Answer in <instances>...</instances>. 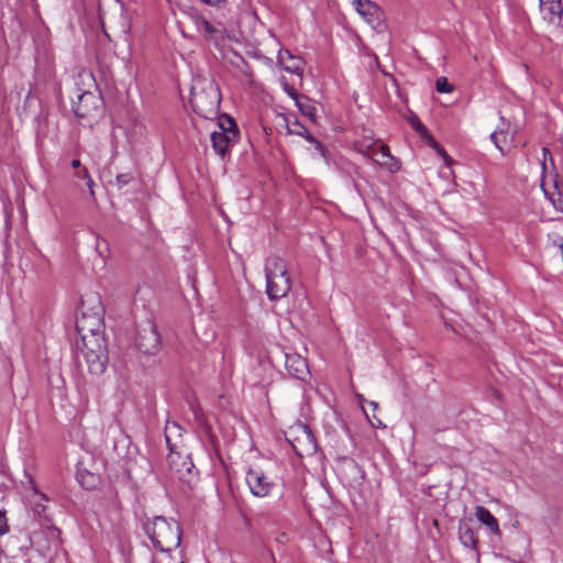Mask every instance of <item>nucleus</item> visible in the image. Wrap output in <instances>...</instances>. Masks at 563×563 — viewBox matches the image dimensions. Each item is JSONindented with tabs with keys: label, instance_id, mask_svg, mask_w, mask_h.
Returning <instances> with one entry per match:
<instances>
[{
	"label": "nucleus",
	"instance_id": "dca6fc26",
	"mask_svg": "<svg viewBox=\"0 0 563 563\" xmlns=\"http://www.w3.org/2000/svg\"><path fill=\"white\" fill-rule=\"evenodd\" d=\"M277 62L287 73L301 75L303 71V59L297 55H292L288 49L279 51Z\"/></svg>",
	"mask_w": 563,
	"mask_h": 563
},
{
	"label": "nucleus",
	"instance_id": "4be33fe9",
	"mask_svg": "<svg viewBox=\"0 0 563 563\" xmlns=\"http://www.w3.org/2000/svg\"><path fill=\"white\" fill-rule=\"evenodd\" d=\"M459 539L461 543L470 549L477 548V536L475 530L468 523H461L459 528Z\"/></svg>",
	"mask_w": 563,
	"mask_h": 563
},
{
	"label": "nucleus",
	"instance_id": "39448f33",
	"mask_svg": "<svg viewBox=\"0 0 563 563\" xmlns=\"http://www.w3.org/2000/svg\"><path fill=\"white\" fill-rule=\"evenodd\" d=\"M81 355L92 375H101L107 367L108 353L103 336H91L89 340L77 342Z\"/></svg>",
	"mask_w": 563,
	"mask_h": 563
},
{
	"label": "nucleus",
	"instance_id": "72a5a7b5",
	"mask_svg": "<svg viewBox=\"0 0 563 563\" xmlns=\"http://www.w3.org/2000/svg\"><path fill=\"white\" fill-rule=\"evenodd\" d=\"M99 19H100L101 23H104V21L107 19V12L103 10L102 2L99 3Z\"/></svg>",
	"mask_w": 563,
	"mask_h": 563
},
{
	"label": "nucleus",
	"instance_id": "58836bf2",
	"mask_svg": "<svg viewBox=\"0 0 563 563\" xmlns=\"http://www.w3.org/2000/svg\"><path fill=\"white\" fill-rule=\"evenodd\" d=\"M369 406H372L374 410L378 407L377 402L375 401H369Z\"/></svg>",
	"mask_w": 563,
	"mask_h": 563
},
{
	"label": "nucleus",
	"instance_id": "c9c22d12",
	"mask_svg": "<svg viewBox=\"0 0 563 563\" xmlns=\"http://www.w3.org/2000/svg\"><path fill=\"white\" fill-rule=\"evenodd\" d=\"M80 166H81V163H80V161L78 158H75V159L71 161V167L73 168L77 169Z\"/></svg>",
	"mask_w": 563,
	"mask_h": 563
},
{
	"label": "nucleus",
	"instance_id": "6e6552de",
	"mask_svg": "<svg viewBox=\"0 0 563 563\" xmlns=\"http://www.w3.org/2000/svg\"><path fill=\"white\" fill-rule=\"evenodd\" d=\"M239 136V131L235 122L225 117L222 122L218 124V130L211 132L212 147L221 156H224L231 143L235 142Z\"/></svg>",
	"mask_w": 563,
	"mask_h": 563
},
{
	"label": "nucleus",
	"instance_id": "9b49d317",
	"mask_svg": "<svg viewBox=\"0 0 563 563\" xmlns=\"http://www.w3.org/2000/svg\"><path fill=\"white\" fill-rule=\"evenodd\" d=\"M278 118L284 122L288 134H294L303 137L314 145L316 151L322 157L325 156L324 146L307 130V128L299 122L296 115L279 114Z\"/></svg>",
	"mask_w": 563,
	"mask_h": 563
},
{
	"label": "nucleus",
	"instance_id": "473e14b6",
	"mask_svg": "<svg viewBox=\"0 0 563 563\" xmlns=\"http://www.w3.org/2000/svg\"><path fill=\"white\" fill-rule=\"evenodd\" d=\"M24 473H25L26 478H27V486H29L32 490H34V493H35V494H37V488H36V484H35L34 478H33L31 475H29V474L26 473V471H25Z\"/></svg>",
	"mask_w": 563,
	"mask_h": 563
},
{
	"label": "nucleus",
	"instance_id": "4468645a",
	"mask_svg": "<svg viewBox=\"0 0 563 563\" xmlns=\"http://www.w3.org/2000/svg\"><path fill=\"white\" fill-rule=\"evenodd\" d=\"M499 119L500 123L497 125L496 130L490 134V140L504 155L505 148L511 146L514 143L516 130H511L510 121L505 120V118L501 114Z\"/></svg>",
	"mask_w": 563,
	"mask_h": 563
},
{
	"label": "nucleus",
	"instance_id": "c756f323",
	"mask_svg": "<svg viewBox=\"0 0 563 563\" xmlns=\"http://www.w3.org/2000/svg\"><path fill=\"white\" fill-rule=\"evenodd\" d=\"M132 179H133V177L129 173L119 174L117 176V184L119 187H123V186L128 185Z\"/></svg>",
	"mask_w": 563,
	"mask_h": 563
},
{
	"label": "nucleus",
	"instance_id": "5701e85b",
	"mask_svg": "<svg viewBox=\"0 0 563 563\" xmlns=\"http://www.w3.org/2000/svg\"><path fill=\"white\" fill-rule=\"evenodd\" d=\"M302 115L307 117L310 121L316 122L317 120V108L313 101L307 96H301L295 103Z\"/></svg>",
	"mask_w": 563,
	"mask_h": 563
},
{
	"label": "nucleus",
	"instance_id": "4c0bfd02",
	"mask_svg": "<svg viewBox=\"0 0 563 563\" xmlns=\"http://www.w3.org/2000/svg\"><path fill=\"white\" fill-rule=\"evenodd\" d=\"M42 510H44V506H42V505H36L35 511H36L37 514H41V511H42Z\"/></svg>",
	"mask_w": 563,
	"mask_h": 563
},
{
	"label": "nucleus",
	"instance_id": "393cba45",
	"mask_svg": "<svg viewBox=\"0 0 563 563\" xmlns=\"http://www.w3.org/2000/svg\"><path fill=\"white\" fill-rule=\"evenodd\" d=\"M540 165L543 173L555 169L554 159L552 153L548 147H542V157L540 158Z\"/></svg>",
	"mask_w": 563,
	"mask_h": 563
},
{
	"label": "nucleus",
	"instance_id": "b1692460",
	"mask_svg": "<svg viewBox=\"0 0 563 563\" xmlns=\"http://www.w3.org/2000/svg\"><path fill=\"white\" fill-rule=\"evenodd\" d=\"M75 80V93H77L78 87L85 88L88 91H91L93 87H96V80L90 70L81 69L74 78Z\"/></svg>",
	"mask_w": 563,
	"mask_h": 563
},
{
	"label": "nucleus",
	"instance_id": "a878e982",
	"mask_svg": "<svg viewBox=\"0 0 563 563\" xmlns=\"http://www.w3.org/2000/svg\"><path fill=\"white\" fill-rule=\"evenodd\" d=\"M223 27L216 26L212 23H209V25L203 30L202 34L208 41L218 42L220 38H222Z\"/></svg>",
	"mask_w": 563,
	"mask_h": 563
},
{
	"label": "nucleus",
	"instance_id": "0eeeda50",
	"mask_svg": "<svg viewBox=\"0 0 563 563\" xmlns=\"http://www.w3.org/2000/svg\"><path fill=\"white\" fill-rule=\"evenodd\" d=\"M75 96L77 101H73V110L77 118L95 119L100 114L102 100L99 95L78 87Z\"/></svg>",
	"mask_w": 563,
	"mask_h": 563
},
{
	"label": "nucleus",
	"instance_id": "2f4dec72",
	"mask_svg": "<svg viewBox=\"0 0 563 563\" xmlns=\"http://www.w3.org/2000/svg\"><path fill=\"white\" fill-rule=\"evenodd\" d=\"M284 90L295 101V103L297 102V99L302 96V95H299L292 87H290L287 84L284 86Z\"/></svg>",
	"mask_w": 563,
	"mask_h": 563
},
{
	"label": "nucleus",
	"instance_id": "7c9ffc66",
	"mask_svg": "<svg viewBox=\"0 0 563 563\" xmlns=\"http://www.w3.org/2000/svg\"><path fill=\"white\" fill-rule=\"evenodd\" d=\"M209 23H210V22H209L206 18H203V16H198V18L196 19V26H197V30H198L200 33H202V32H203V30L209 25Z\"/></svg>",
	"mask_w": 563,
	"mask_h": 563
},
{
	"label": "nucleus",
	"instance_id": "aec40b11",
	"mask_svg": "<svg viewBox=\"0 0 563 563\" xmlns=\"http://www.w3.org/2000/svg\"><path fill=\"white\" fill-rule=\"evenodd\" d=\"M375 162L380 166L387 168L390 172H397L400 168L399 162L390 154V150L387 145L383 144L374 153Z\"/></svg>",
	"mask_w": 563,
	"mask_h": 563
},
{
	"label": "nucleus",
	"instance_id": "e433bc0d",
	"mask_svg": "<svg viewBox=\"0 0 563 563\" xmlns=\"http://www.w3.org/2000/svg\"><path fill=\"white\" fill-rule=\"evenodd\" d=\"M110 1L114 4L115 9H121L120 2L118 0H110Z\"/></svg>",
	"mask_w": 563,
	"mask_h": 563
},
{
	"label": "nucleus",
	"instance_id": "7ed1b4c3",
	"mask_svg": "<svg viewBox=\"0 0 563 563\" xmlns=\"http://www.w3.org/2000/svg\"><path fill=\"white\" fill-rule=\"evenodd\" d=\"M144 531L151 539L155 549L161 552H170L179 547L181 529L177 521L156 516L144 525Z\"/></svg>",
	"mask_w": 563,
	"mask_h": 563
},
{
	"label": "nucleus",
	"instance_id": "6ab92c4d",
	"mask_svg": "<svg viewBox=\"0 0 563 563\" xmlns=\"http://www.w3.org/2000/svg\"><path fill=\"white\" fill-rule=\"evenodd\" d=\"M475 516L481 523L492 531L493 534L497 537L501 536L498 520L487 508L484 506H477L475 508Z\"/></svg>",
	"mask_w": 563,
	"mask_h": 563
},
{
	"label": "nucleus",
	"instance_id": "20e7f679",
	"mask_svg": "<svg viewBox=\"0 0 563 563\" xmlns=\"http://www.w3.org/2000/svg\"><path fill=\"white\" fill-rule=\"evenodd\" d=\"M266 292L271 300H278L287 296L291 289L290 276L286 262L273 256L265 263Z\"/></svg>",
	"mask_w": 563,
	"mask_h": 563
},
{
	"label": "nucleus",
	"instance_id": "c85d7f7f",
	"mask_svg": "<svg viewBox=\"0 0 563 563\" xmlns=\"http://www.w3.org/2000/svg\"><path fill=\"white\" fill-rule=\"evenodd\" d=\"M9 532L8 520L4 510H0V536Z\"/></svg>",
	"mask_w": 563,
	"mask_h": 563
},
{
	"label": "nucleus",
	"instance_id": "f704fd0d",
	"mask_svg": "<svg viewBox=\"0 0 563 563\" xmlns=\"http://www.w3.org/2000/svg\"><path fill=\"white\" fill-rule=\"evenodd\" d=\"M202 3L205 4H208V5H218L220 4L221 2H223L224 0H200Z\"/></svg>",
	"mask_w": 563,
	"mask_h": 563
},
{
	"label": "nucleus",
	"instance_id": "ddd939ff",
	"mask_svg": "<svg viewBox=\"0 0 563 563\" xmlns=\"http://www.w3.org/2000/svg\"><path fill=\"white\" fill-rule=\"evenodd\" d=\"M352 4L361 18L377 30L383 24V12L380 8L371 0H353Z\"/></svg>",
	"mask_w": 563,
	"mask_h": 563
},
{
	"label": "nucleus",
	"instance_id": "f3484780",
	"mask_svg": "<svg viewBox=\"0 0 563 563\" xmlns=\"http://www.w3.org/2000/svg\"><path fill=\"white\" fill-rule=\"evenodd\" d=\"M540 10L543 19L550 23L560 21L563 12L561 0H540Z\"/></svg>",
	"mask_w": 563,
	"mask_h": 563
},
{
	"label": "nucleus",
	"instance_id": "9d476101",
	"mask_svg": "<svg viewBox=\"0 0 563 563\" xmlns=\"http://www.w3.org/2000/svg\"><path fill=\"white\" fill-rule=\"evenodd\" d=\"M135 344L145 355H155L161 350V335L152 321H147L137 331Z\"/></svg>",
	"mask_w": 563,
	"mask_h": 563
},
{
	"label": "nucleus",
	"instance_id": "f03ea898",
	"mask_svg": "<svg viewBox=\"0 0 563 563\" xmlns=\"http://www.w3.org/2000/svg\"><path fill=\"white\" fill-rule=\"evenodd\" d=\"M220 102V89L212 79L198 77L194 80L190 92V103L198 115L205 119L216 117L219 111Z\"/></svg>",
	"mask_w": 563,
	"mask_h": 563
},
{
	"label": "nucleus",
	"instance_id": "f257e3e1",
	"mask_svg": "<svg viewBox=\"0 0 563 563\" xmlns=\"http://www.w3.org/2000/svg\"><path fill=\"white\" fill-rule=\"evenodd\" d=\"M103 307L97 295H90L81 299L78 316L76 318V330L80 341L89 340L91 336H103Z\"/></svg>",
	"mask_w": 563,
	"mask_h": 563
},
{
	"label": "nucleus",
	"instance_id": "bb28decb",
	"mask_svg": "<svg viewBox=\"0 0 563 563\" xmlns=\"http://www.w3.org/2000/svg\"><path fill=\"white\" fill-rule=\"evenodd\" d=\"M435 89L440 93H450L454 90L453 85H451L446 77H439L435 80Z\"/></svg>",
	"mask_w": 563,
	"mask_h": 563
},
{
	"label": "nucleus",
	"instance_id": "2eb2a0df",
	"mask_svg": "<svg viewBox=\"0 0 563 563\" xmlns=\"http://www.w3.org/2000/svg\"><path fill=\"white\" fill-rule=\"evenodd\" d=\"M285 367L289 375L300 380L309 375L307 361L297 353H285Z\"/></svg>",
	"mask_w": 563,
	"mask_h": 563
},
{
	"label": "nucleus",
	"instance_id": "423d86ee",
	"mask_svg": "<svg viewBox=\"0 0 563 563\" xmlns=\"http://www.w3.org/2000/svg\"><path fill=\"white\" fill-rule=\"evenodd\" d=\"M284 434L298 456H310L317 452V440L308 424L296 421L285 430Z\"/></svg>",
	"mask_w": 563,
	"mask_h": 563
},
{
	"label": "nucleus",
	"instance_id": "412c9836",
	"mask_svg": "<svg viewBox=\"0 0 563 563\" xmlns=\"http://www.w3.org/2000/svg\"><path fill=\"white\" fill-rule=\"evenodd\" d=\"M183 437V428L177 422H167L165 426V440L169 451L177 450Z\"/></svg>",
	"mask_w": 563,
	"mask_h": 563
},
{
	"label": "nucleus",
	"instance_id": "cd10ccee",
	"mask_svg": "<svg viewBox=\"0 0 563 563\" xmlns=\"http://www.w3.org/2000/svg\"><path fill=\"white\" fill-rule=\"evenodd\" d=\"M75 176L77 178H80L82 179V181H86V185L89 189V194L90 196H93L95 195V191H93V180L88 172V169L86 167H84L81 170H79L78 173L75 174Z\"/></svg>",
	"mask_w": 563,
	"mask_h": 563
},
{
	"label": "nucleus",
	"instance_id": "a211bd4d",
	"mask_svg": "<svg viewBox=\"0 0 563 563\" xmlns=\"http://www.w3.org/2000/svg\"><path fill=\"white\" fill-rule=\"evenodd\" d=\"M407 121L410 124V126L420 135L421 139L428 141L430 144H432L433 147L438 148L439 153L443 157L448 158L446 152L438 145L433 136L430 134L429 130L416 114H411Z\"/></svg>",
	"mask_w": 563,
	"mask_h": 563
},
{
	"label": "nucleus",
	"instance_id": "f8f14e48",
	"mask_svg": "<svg viewBox=\"0 0 563 563\" xmlns=\"http://www.w3.org/2000/svg\"><path fill=\"white\" fill-rule=\"evenodd\" d=\"M245 482L253 496L267 497L275 484L263 473L262 470L250 468L245 475Z\"/></svg>",
	"mask_w": 563,
	"mask_h": 563
},
{
	"label": "nucleus",
	"instance_id": "1a4fd4ad",
	"mask_svg": "<svg viewBox=\"0 0 563 563\" xmlns=\"http://www.w3.org/2000/svg\"><path fill=\"white\" fill-rule=\"evenodd\" d=\"M167 463L170 472L177 479L184 483H191L195 478V465L188 454L177 450L169 451Z\"/></svg>",
	"mask_w": 563,
	"mask_h": 563
}]
</instances>
